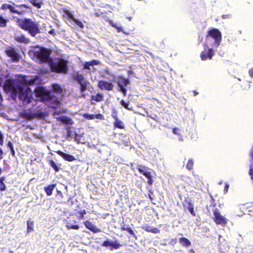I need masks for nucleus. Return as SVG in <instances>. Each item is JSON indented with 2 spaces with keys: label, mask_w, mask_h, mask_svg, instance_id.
Returning a JSON list of instances; mask_svg holds the SVG:
<instances>
[{
  "label": "nucleus",
  "mask_w": 253,
  "mask_h": 253,
  "mask_svg": "<svg viewBox=\"0 0 253 253\" xmlns=\"http://www.w3.org/2000/svg\"><path fill=\"white\" fill-rule=\"evenodd\" d=\"M16 25L21 29L27 31L32 37L40 33V24L30 18H14Z\"/></svg>",
  "instance_id": "nucleus-1"
},
{
  "label": "nucleus",
  "mask_w": 253,
  "mask_h": 253,
  "mask_svg": "<svg viewBox=\"0 0 253 253\" xmlns=\"http://www.w3.org/2000/svg\"><path fill=\"white\" fill-rule=\"evenodd\" d=\"M32 52L41 63H49L52 61V59L50 57L52 50L49 48L37 46L32 50Z\"/></svg>",
  "instance_id": "nucleus-2"
},
{
  "label": "nucleus",
  "mask_w": 253,
  "mask_h": 253,
  "mask_svg": "<svg viewBox=\"0 0 253 253\" xmlns=\"http://www.w3.org/2000/svg\"><path fill=\"white\" fill-rule=\"evenodd\" d=\"M50 68L51 71L57 73H66L68 71V61L62 58L59 59L58 62H50Z\"/></svg>",
  "instance_id": "nucleus-3"
},
{
  "label": "nucleus",
  "mask_w": 253,
  "mask_h": 253,
  "mask_svg": "<svg viewBox=\"0 0 253 253\" xmlns=\"http://www.w3.org/2000/svg\"><path fill=\"white\" fill-rule=\"evenodd\" d=\"M19 86L15 83L14 79H10L5 80L3 85V88L6 93H10L11 95L16 97Z\"/></svg>",
  "instance_id": "nucleus-4"
},
{
  "label": "nucleus",
  "mask_w": 253,
  "mask_h": 253,
  "mask_svg": "<svg viewBox=\"0 0 253 253\" xmlns=\"http://www.w3.org/2000/svg\"><path fill=\"white\" fill-rule=\"evenodd\" d=\"M209 38H211L214 40L213 45L217 47L220 44L222 40V34L221 32L216 28H211L207 33L206 40L208 41Z\"/></svg>",
  "instance_id": "nucleus-5"
},
{
  "label": "nucleus",
  "mask_w": 253,
  "mask_h": 253,
  "mask_svg": "<svg viewBox=\"0 0 253 253\" xmlns=\"http://www.w3.org/2000/svg\"><path fill=\"white\" fill-rule=\"evenodd\" d=\"M62 98L53 94L52 92L49 93V96L45 99L43 103L50 108L56 109L61 104L60 100Z\"/></svg>",
  "instance_id": "nucleus-6"
},
{
  "label": "nucleus",
  "mask_w": 253,
  "mask_h": 253,
  "mask_svg": "<svg viewBox=\"0 0 253 253\" xmlns=\"http://www.w3.org/2000/svg\"><path fill=\"white\" fill-rule=\"evenodd\" d=\"M73 79L76 80L81 85L80 91L82 93L84 92L90 83L84 78L82 74L76 73L73 75Z\"/></svg>",
  "instance_id": "nucleus-7"
},
{
  "label": "nucleus",
  "mask_w": 253,
  "mask_h": 253,
  "mask_svg": "<svg viewBox=\"0 0 253 253\" xmlns=\"http://www.w3.org/2000/svg\"><path fill=\"white\" fill-rule=\"evenodd\" d=\"M30 91V89L29 87L24 90L22 87L20 86L19 87L18 89V97L19 100L23 101V103L29 104L31 102L32 97L28 95Z\"/></svg>",
  "instance_id": "nucleus-8"
},
{
  "label": "nucleus",
  "mask_w": 253,
  "mask_h": 253,
  "mask_svg": "<svg viewBox=\"0 0 253 253\" xmlns=\"http://www.w3.org/2000/svg\"><path fill=\"white\" fill-rule=\"evenodd\" d=\"M213 216L212 219L217 225L225 226L227 225L228 219L220 213L219 210L215 208L213 210Z\"/></svg>",
  "instance_id": "nucleus-9"
},
{
  "label": "nucleus",
  "mask_w": 253,
  "mask_h": 253,
  "mask_svg": "<svg viewBox=\"0 0 253 253\" xmlns=\"http://www.w3.org/2000/svg\"><path fill=\"white\" fill-rule=\"evenodd\" d=\"M115 81V77L112 75V79L110 80V82L105 80H99L98 82L97 87L101 90L111 91L113 90L114 85L112 82Z\"/></svg>",
  "instance_id": "nucleus-10"
},
{
  "label": "nucleus",
  "mask_w": 253,
  "mask_h": 253,
  "mask_svg": "<svg viewBox=\"0 0 253 253\" xmlns=\"http://www.w3.org/2000/svg\"><path fill=\"white\" fill-rule=\"evenodd\" d=\"M129 84V79L122 76L118 77V90L122 92L124 96H126L127 89L126 86Z\"/></svg>",
  "instance_id": "nucleus-11"
},
{
  "label": "nucleus",
  "mask_w": 253,
  "mask_h": 253,
  "mask_svg": "<svg viewBox=\"0 0 253 253\" xmlns=\"http://www.w3.org/2000/svg\"><path fill=\"white\" fill-rule=\"evenodd\" d=\"M204 50L200 53V57L202 60L205 61L209 59H211L214 55V51L211 48H209L207 43L203 44Z\"/></svg>",
  "instance_id": "nucleus-12"
},
{
  "label": "nucleus",
  "mask_w": 253,
  "mask_h": 253,
  "mask_svg": "<svg viewBox=\"0 0 253 253\" xmlns=\"http://www.w3.org/2000/svg\"><path fill=\"white\" fill-rule=\"evenodd\" d=\"M50 91L45 89L43 86H38L35 90V95L37 97H40L42 102L45 100L49 96Z\"/></svg>",
  "instance_id": "nucleus-13"
},
{
  "label": "nucleus",
  "mask_w": 253,
  "mask_h": 253,
  "mask_svg": "<svg viewBox=\"0 0 253 253\" xmlns=\"http://www.w3.org/2000/svg\"><path fill=\"white\" fill-rule=\"evenodd\" d=\"M148 169L147 167L142 165H138L137 167L138 171L148 178L147 182L149 185H151L152 184L153 180L152 176L150 172L148 171Z\"/></svg>",
  "instance_id": "nucleus-14"
},
{
  "label": "nucleus",
  "mask_w": 253,
  "mask_h": 253,
  "mask_svg": "<svg viewBox=\"0 0 253 253\" xmlns=\"http://www.w3.org/2000/svg\"><path fill=\"white\" fill-rule=\"evenodd\" d=\"M17 51L16 49L8 46L5 51V53L7 56L10 57L12 61L17 62L19 61L20 57V55Z\"/></svg>",
  "instance_id": "nucleus-15"
},
{
  "label": "nucleus",
  "mask_w": 253,
  "mask_h": 253,
  "mask_svg": "<svg viewBox=\"0 0 253 253\" xmlns=\"http://www.w3.org/2000/svg\"><path fill=\"white\" fill-rule=\"evenodd\" d=\"M102 246L106 248L110 247L111 250H117L122 247V245L117 240H116L114 242H112L109 241V239H107L103 242Z\"/></svg>",
  "instance_id": "nucleus-16"
},
{
  "label": "nucleus",
  "mask_w": 253,
  "mask_h": 253,
  "mask_svg": "<svg viewBox=\"0 0 253 253\" xmlns=\"http://www.w3.org/2000/svg\"><path fill=\"white\" fill-rule=\"evenodd\" d=\"M63 11L66 15V16L72 19L80 28H81V29L84 28V24L82 23V22L80 21L79 20L75 18V17H74V15H73V11H72L71 10H70L69 9H67L65 8H63Z\"/></svg>",
  "instance_id": "nucleus-17"
},
{
  "label": "nucleus",
  "mask_w": 253,
  "mask_h": 253,
  "mask_svg": "<svg viewBox=\"0 0 253 253\" xmlns=\"http://www.w3.org/2000/svg\"><path fill=\"white\" fill-rule=\"evenodd\" d=\"M52 87V90L50 92H52L53 94L58 96V97H61L62 98L64 97L63 90L59 84H53Z\"/></svg>",
  "instance_id": "nucleus-18"
},
{
  "label": "nucleus",
  "mask_w": 253,
  "mask_h": 253,
  "mask_svg": "<svg viewBox=\"0 0 253 253\" xmlns=\"http://www.w3.org/2000/svg\"><path fill=\"white\" fill-rule=\"evenodd\" d=\"M55 152L60 156L65 161L73 162L76 160L75 157L72 155L66 154L60 150L55 151Z\"/></svg>",
  "instance_id": "nucleus-19"
},
{
  "label": "nucleus",
  "mask_w": 253,
  "mask_h": 253,
  "mask_svg": "<svg viewBox=\"0 0 253 253\" xmlns=\"http://www.w3.org/2000/svg\"><path fill=\"white\" fill-rule=\"evenodd\" d=\"M85 227L94 233H98L100 231L99 228L94 225L91 222L86 220L83 222Z\"/></svg>",
  "instance_id": "nucleus-20"
},
{
  "label": "nucleus",
  "mask_w": 253,
  "mask_h": 253,
  "mask_svg": "<svg viewBox=\"0 0 253 253\" xmlns=\"http://www.w3.org/2000/svg\"><path fill=\"white\" fill-rule=\"evenodd\" d=\"M83 117L88 120H93L94 119H99L103 120L104 119V116L100 114H89L88 113H84L82 115Z\"/></svg>",
  "instance_id": "nucleus-21"
},
{
  "label": "nucleus",
  "mask_w": 253,
  "mask_h": 253,
  "mask_svg": "<svg viewBox=\"0 0 253 253\" xmlns=\"http://www.w3.org/2000/svg\"><path fill=\"white\" fill-rule=\"evenodd\" d=\"M15 40L18 43L28 44L30 42V40L26 37L24 35L22 34L20 36L15 37Z\"/></svg>",
  "instance_id": "nucleus-22"
},
{
  "label": "nucleus",
  "mask_w": 253,
  "mask_h": 253,
  "mask_svg": "<svg viewBox=\"0 0 253 253\" xmlns=\"http://www.w3.org/2000/svg\"><path fill=\"white\" fill-rule=\"evenodd\" d=\"M143 229L147 232H151L154 234L159 233L160 230L157 227L151 226L148 224L143 227Z\"/></svg>",
  "instance_id": "nucleus-23"
},
{
  "label": "nucleus",
  "mask_w": 253,
  "mask_h": 253,
  "mask_svg": "<svg viewBox=\"0 0 253 253\" xmlns=\"http://www.w3.org/2000/svg\"><path fill=\"white\" fill-rule=\"evenodd\" d=\"M56 184L54 183V184L48 185L46 186H45L43 188V189H44L47 196H49L52 195V192H53L54 188L56 187Z\"/></svg>",
  "instance_id": "nucleus-24"
},
{
  "label": "nucleus",
  "mask_w": 253,
  "mask_h": 253,
  "mask_svg": "<svg viewBox=\"0 0 253 253\" xmlns=\"http://www.w3.org/2000/svg\"><path fill=\"white\" fill-rule=\"evenodd\" d=\"M0 9L3 10L8 9L9 11L12 13H15L16 10L13 5L8 3H3L1 5Z\"/></svg>",
  "instance_id": "nucleus-25"
},
{
  "label": "nucleus",
  "mask_w": 253,
  "mask_h": 253,
  "mask_svg": "<svg viewBox=\"0 0 253 253\" xmlns=\"http://www.w3.org/2000/svg\"><path fill=\"white\" fill-rule=\"evenodd\" d=\"M49 165L53 169L55 172H58L61 166L60 164H56L53 160H48Z\"/></svg>",
  "instance_id": "nucleus-26"
},
{
  "label": "nucleus",
  "mask_w": 253,
  "mask_h": 253,
  "mask_svg": "<svg viewBox=\"0 0 253 253\" xmlns=\"http://www.w3.org/2000/svg\"><path fill=\"white\" fill-rule=\"evenodd\" d=\"M179 242L184 247L188 248L191 245L190 240L185 237H181L179 239Z\"/></svg>",
  "instance_id": "nucleus-27"
},
{
  "label": "nucleus",
  "mask_w": 253,
  "mask_h": 253,
  "mask_svg": "<svg viewBox=\"0 0 253 253\" xmlns=\"http://www.w3.org/2000/svg\"><path fill=\"white\" fill-rule=\"evenodd\" d=\"M114 126L115 128H118L120 129H124L125 127L124 123L119 119L115 120L114 122Z\"/></svg>",
  "instance_id": "nucleus-28"
},
{
  "label": "nucleus",
  "mask_w": 253,
  "mask_h": 253,
  "mask_svg": "<svg viewBox=\"0 0 253 253\" xmlns=\"http://www.w3.org/2000/svg\"><path fill=\"white\" fill-rule=\"evenodd\" d=\"M59 120L60 121H61V122L65 123L66 124L72 125L73 123V121L72 120V119L70 118L67 117V116H61V117H59Z\"/></svg>",
  "instance_id": "nucleus-29"
},
{
  "label": "nucleus",
  "mask_w": 253,
  "mask_h": 253,
  "mask_svg": "<svg viewBox=\"0 0 253 253\" xmlns=\"http://www.w3.org/2000/svg\"><path fill=\"white\" fill-rule=\"evenodd\" d=\"M90 99L91 100H94L96 102H101L103 100V95L100 93H98L95 95H91Z\"/></svg>",
  "instance_id": "nucleus-30"
},
{
  "label": "nucleus",
  "mask_w": 253,
  "mask_h": 253,
  "mask_svg": "<svg viewBox=\"0 0 253 253\" xmlns=\"http://www.w3.org/2000/svg\"><path fill=\"white\" fill-rule=\"evenodd\" d=\"M121 229L122 231H127L130 235H132L133 237L136 238L135 234L134 233V232L131 228L126 227L125 225H123L121 226Z\"/></svg>",
  "instance_id": "nucleus-31"
},
{
  "label": "nucleus",
  "mask_w": 253,
  "mask_h": 253,
  "mask_svg": "<svg viewBox=\"0 0 253 253\" xmlns=\"http://www.w3.org/2000/svg\"><path fill=\"white\" fill-rule=\"evenodd\" d=\"M194 161L193 159L190 158L186 165V168L187 169L191 170L193 169L194 168Z\"/></svg>",
  "instance_id": "nucleus-32"
},
{
  "label": "nucleus",
  "mask_w": 253,
  "mask_h": 253,
  "mask_svg": "<svg viewBox=\"0 0 253 253\" xmlns=\"http://www.w3.org/2000/svg\"><path fill=\"white\" fill-rule=\"evenodd\" d=\"M29 2L35 7L41 8L43 3L42 1L38 2L37 0H30Z\"/></svg>",
  "instance_id": "nucleus-33"
},
{
  "label": "nucleus",
  "mask_w": 253,
  "mask_h": 253,
  "mask_svg": "<svg viewBox=\"0 0 253 253\" xmlns=\"http://www.w3.org/2000/svg\"><path fill=\"white\" fill-rule=\"evenodd\" d=\"M27 233H30L32 232L34 230L33 226H34V223L33 221L30 220H28L27 221Z\"/></svg>",
  "instance_id": "nucleus-34"
},
{
  "label": "nucleus",
  "mask_w": 253,
  "mask_h": 253,
  "mask_svg": "<svg viewBox=\"0 0 253 253\" xmlns=\"http://www.w3.org/2000/svg\"><path fill=\"white\" fill-rule=\"evenodd\" d=\"M8 20L0 15V28H4L7 26Z\"/></svg>",
  "instance_id": "nucleus-35"
},
{
  "label": "nucleus",
  "mask_w": 253,
  "mask_h": 253,
  "mask_svg": "<svg viewBox=\"0 0 253 253\" xmlns=\"http://www.w3.org/2000/svg\"><path fill=\"white\" fill-rule=\"evenodd\" d=\"M120 103L126 109H127L128 110H131V108L128 107V105H129V102L128 101L126 102L124 100H122L120 101Z\"/></svg>",
  "instance_id": "nucleus-36"
},
{
  "label": "nucleus",
  "mask_w": 253,
  "mask_h": 253,
  "mask_svg": "<svg viewBox=\"0 0 253 253\" xmlns=\"http://www.w3.org/2000/svg\"><path fill=\"white\" fill-rule=\"evenodd\" d=\"M70 126H68L65 128L67 132H66V136L67 138H71L73 136L72 131L70 129Z\"/></svg>",
  "instance_id": "nucleus-37"
},
{
  "label": "nucleus",
  "mask_w": 253,
  "mask_h": 253,
  "mask_svg": "<svg viewBox=\"0 0 253 253\" xmlns=\"http://www.w3.org/2000/svg\"><path fill=\"white\" fill-rule=\"evenodd\" d=\"M110 24L114 28H116L118 32H120L123 31L121 27H118L116 24L114 23L113 21H110L109 22Z\"/></svg>",
  "instance_id": "nucleus-38"
},
{
  "label": "nucleus",
  "mask_w": 253,
  "mask_h": 253,
  "mask_svg": "<svg viewBox=\"0 0 253 253\" xmlns=\"http://www.w3.org/2000/svg\"><path fill=\"white\" fill-rule=\"evenodd\" d=\"M66 227L68 229H75V230H78L79 229V226L78 225H69L67 224L66 225Z\"/></svg>",
  "instance_id": "nucleus-39"
},
{
  "label": "nucleus",
  "mask_w": 253,
  "mask_h": 253,
  "mask_svg": "<svg viewBox=\"0 0 253 253\" xmlns=\"http://www.w3.org/2000/svg\"><path fill=\"white\" fill-rule=\"evenodd\" d=\"M12 3L13 5H14L16 7H17V8L24 7V8H25L27 9H31V8L29 6L27 5L26 4H23L19 5L16 4L14 2H12Z\"/></svg>",
  "instance_id": "nucleus-40"
},
{
  "label": "nucleus",
  "mask_w": 253,
  "mask_h": 253,
  "mask_svg": "<svg viewBox=\"0 0 253 253\" xmlns=\"http://www.w3.org/2000/svg\"><path fill=\"white\" fill-rule=\"evenodd\" d=\"M111 116L114 120H117V119H119L118 116L117 111L114 110L112 113Z\"/></svg>",
  "instance_id": "nucleus-41"
},
{
  "label": "nucleus",
  "mask_w": 253,
  "mask_h": 253,
  "mask_svg": "<svg viewBox=\"0 0 253 253\" xmlns=\"http://www.w3.org/2000/svg\"><path fill=\"white\" fill-rule=\"evenodd\" d=\"M4 143V135L0 130V145L2 146Z\"/></svg>",
  "instance_id": "nucleus-42"
},
{
  "label": "nucleus",
  "mask_w": 253,
  "mask_h": 253,
  "mask_svg": "<svg viewBox=\"0 0 253 253\" xmlns=\"http://www.w3.org/2000/svg\"><path fill=\"white\" fill-rule=\"evenodd\" d=\"M148 196L151 201L154 200V194L152 190H149L148 191Z\"/></svg>",
  "instance_id": "nucleus-43"
},
{
  "label": "nucleus",
  "mask_w": 253,
  "mask_h": 253,
  "mask_svg": "<svg viewBox=\"0 0 253 253\" xmlns=\"http://www.w3.org/2000/svg\"><path fill=\"white\" fill-rule=\"evenodd\" d=\"M172 132L177 135L181 136V134L179 133V129L177 127H174L172 129Z\"/></svg>",
  "instance_id": "nucleus-44"
},
{
  "label": "nucleus",
  "mask_w": 253,
  "mask_h": 253,
  "mask_svg": "<svg viewBox=\"0 0 253 253\" xmlns=\"http://www.w3.org/2000/svg\"><path fill=\"white\" fill-rule=\"evenodd\" d=\"M89 63H90L91 66H93V65H98L100 63V62L98 61H97L96 60H92L89 61Z\"/></svg>",
  "instance_id": "nucleus-45"
},
{
  "label": "nucleus",
  "mask_w": 253,
  "mask_h": 253,
  "mask_svg": "<svg viewBox=\"0 0 253 253\" xmlns=\"http://www.w3.org/2000/svg\"><path fill=\"white\" fill-rule=\"evenodd\" d=\"M188 210L193 216H196V213L194 210V207H190V208H188Z\"/></svg>",
  "instance_id": "nucleus-46"
},
{
  "label": "nucleus",
  "mask_w": 253,
  "mask_h": 253,
  "mask_svg": "<svg viewBox=\"0 0 253 253\" xmlns=\"http://www.w3.org/2000/svg\"><path fill=\"white\" fill-rule=\"evenodd\" d=\"M6 189V186L4 184V182L2 183H0V191H3Z\"/></svg>",
  "instance_id": "nucleus-47"
},
{
  "label": "nucleus",
  "mask_w": 253,
  "mask_h": 253,
  "mask_svg": "<svg viewBox=\"0 0 253 253\" xmlns=\"http://www.w3.org/2000/svg\"><path fill=\"white\" fill-rule=\"evenodd\" d=\"M78 213L80 214V218L83 219L84 218V214L86 213L85 211L83 210L82 211H80L78 212Z\"/></svg>",
  "instance_id": "nucleus-48"
},
{
  "label": "nucleus",
  "mask_w": 253,
  "mask_h": 253,
  "mask_svg": "<svg viewBox=\"0 0 253 253\" xmlns=\"http://www.w3.org/2000/svg\"><path fill=\"white\" fill-rule=\"evenodd\" d=\"M89 61L85 62L84 65V68L86 69H89V67L91 66V64L90 63H89Z\"/></svg>",
  "instance_id": "nucleus-49"
},
{
  "label": "nucleus",
  "mask_w": 253,
  "mask_h": 253,
  "mask_svg": "<svg viewBox=\"0 0 253 253\" xmlns=\"http://www.w3.org/2000/svg\"><path fill=\"white\" fill-rule=\"evenodd\" d=\"M25 11L24 10H22V11H19L18 10H16V11L15 12V13L18 14V15H23L24 13H25Z\"/></svg>",
  "instance_id": "nucleus-50"
},
{
  "label": "nucleus",
  "mask_w": 253,
  "mask_h": 253,
  "mask_svg": "<svg viewBox=\"0 0 253 253\" xmlns=\"http://www.w3.org/2000/svg\"><path fill=\"white\" fill-rule=\"evenodd\" d=\"M23 116L27 119H30L31 117V115L27 112H24Z\"/></svg>",
  "instance_id": "nucleus-51"
},
{
  "label": "nucleus",
  "mask_w": 253,
  "mask_h": 253,
  "mask_svg": "<svg viewBox=\"0 0 253 253\" xmlns=\"http://www.w3.org/2000/svg\"><path fill=\"white\" fill-rule=\"evenodd\" d=\"M7 146L10 149H12L13 148V145L12 142L8 141L7 143Z\"/></svg>",
  "instance_id": "nucleus-52"
},
{
  "label": "nucleus",
  "mask_w": 253,
  "mask_h": 253,
  "mask_svg": "<svg viewBox=\"0 0 253 253\" xmlns=\"http://www.w3.org/2000/svg\"><path fill=\"white\" fill-rule=\"evenodd\" d=\"M81 137V135L78 134H75V136L74 137L76 141H78V143L80 142V138Z\"/></svg>",
  "instance_id": "nucleus-53"
},
{
  "label": "nucleus",
  "mask_w": 253,
  "mask_h": 253,
  "mask_svg": "<svg viewBox=\"0 0 253 253\" xmlns=\"http://www.w3.org/2000/svg\"><path fill=\"white\" fill-rule=\"evenodd\" d=\"M221 16L223 19H228L231 17V15L230 14H224V15H222Z\"/></svg>",
  "instance_id": "nucleus-54"
},
{
  "label": "nucleus",
  "mask_w": 253,
  "mask_h": 253,
  "mask_svg": "<svg viewBox=\"0 0 253 253\" xmlns=\"http://www.w3.org/2000/svg\"><path fill=\"white\" fill-rule=\"evenodd\" d=\"M187 206H186L185 205H183L184 207L186 208L187 209L188 208H190V207H193V205L192 204V203L190 202H188L187 203Z\"/></svg>",
  "instance_id": "nucleus-55"
},
{
  "label": "nucleus",
  "mask_w": 253,
  "mask_h": 253,
  "mask_svg": "<svg viewBox=\"0 0 253 253\" xmlns=\"http://www.w3.org/2000/svg\"><path fill=\"white\" fill-rule=\"evenodd\" d=\"M4 152L3 151L1 148H0V160H1L3 158V155L4 154Z\"/></svg>",
  "instance_id": "nucleus-56"
},
{
  "label": "nucleus",
  "mask_w": 253,
  "mask_h": 253,
  "mask_svg": "<svg viewBox=\"0 0 253 253\" xmlns=\"http://www.w3.org/2000/svg\"><path fill=\"white\" fill-rule=\"evenodd\" d=\"M249 75L252 78L253 77V68L251 69L249 71Z\"/></svg>",
  "instance_id": "nucleus-57"
},
{
  "label": "nucleus",
  "mask_w": 253,
  "mask_h": 253,
  "mask_svg": "<svg viewBox=\"0 0 253 253\" xmlns=\"http://www.w3.org/2000/svg\"><path fill=\"white\" fill-rule=\"evenodd\" d=\"M249 174L250 175H252V179H253V168H251L249 171Z\"/></svg>",
  "instance_id": "nucleus-58"
},
{
  "label": "nucleus",
  "mask_w": 253,
  "mask_h": 253,
  "mask_svg": "<svg viewBox=\"0 0 253 253\" xmlns=\"http://www.w3.org/2000/svg\"><path fill=\"white\" fill-rule=\"evenodd\" d=\"M48 33L50 35H55V32L54 29H51L48 31Z\"/></svg>",
  "instance_id": "nucleus-59"
},
{
  "label": "nucleus",
  "mask_w": 253,
  "mask_h": 253,
  "mask_svg": "<svg viewBox=\"0 0 253 253\" xmlns=\"http://www.w3.org/2000/svg\"><path fill=\"white\" fill-rule=\"evenodd\" d=\"M210 197H211V199H210L211 204L215 202V200L213 198L212 195H211Z\"/></svg>",
  "instance_id": "nucleus-60"
},
{
  "label": "nucleus",
  "mask_w": 253,
  "mask_h": 253,
  "mask_svg": "<svg viewBox=\"0 0 253 253\" xmlns=\"http://www.w3.org/2000/svg\"><path fill=\"white\" fill-rule=\"evenodd\" d=\"M215 206H216L215 202L211 203L210 205V207L212 208L213 209V210L215 209L214 208L215 207Z\"/></svg>",
  "instance_id": "nucleus-61"
},
{
  "label": "nucleus",
  "mask_w": 253,
  "mask_h": 253,
  "mask_svg": "<svg viewBox=\"0 0 253 253\" xmlns=\"http://www.w3.org/2000/svg\"><path fill=\"white\" fill-rule=\"evenodd\" d=\"M5 180V177L2 176L0 178V183H3L4 180Z\"/></svg>",
  "instance_id": "nucleus-62"
},
{
  "label": "nucleus",
  "mask_w": 253,
  "mask_h": 253,
  "mask_svg": "<svg viewBox=\"0 0 253 253\" xmlns=\"http://www.w3.org/2000/svg\"><path fill=\"white\" fill-rule=\"evenodd\" d=\"M10 150H11V153L12 155L13 156H15V151L14 150V148L12 149H10Z\"/></svg>",
  "instance_id": "nucleus-63"
},
{
  "label": "nucleus",
  "mask_w": 253,
  "mask_h": 253,
  "mask_svg": "<svg viewBox=\"0 0 253 253\" xmlns=\"http://www.w3.org/2000/svg\"><path fill=\"white\" fill-rule=\"evenodd\" d=\"M193 93L194 94V96H195L198 94V92H197L196 90H193Z\"/></svg>",
  "instance_id": "nucleus-64"
}]
</instances>
